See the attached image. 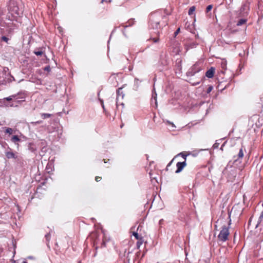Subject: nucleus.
I'll list each match as a JSON object with an SVG mask.
<instances>
[{"label":"nucleus","mask_w":263,"mask_h":263,"mask_svg":"<svg viewBox=\"0 0 263 263\" xmlns=\"http://www.w3.org/2000/svg\"><path fill=\"white\" fill-rule=\"evenodd\" d=\"M165 17L162 11H157L151 14L149 16V26L153 29L160 28V21Z\"/></svg>","instance_id":"obj_1"},{"label":"nucleus","mask_w":263,"mask_h":263,"mask_svg":"<svg viewBox=\"0 0 263 263\" xmlns=\"http://www.w3.org/2000/svg\"><path fill=\"white\" fill-rule=\"evenodd\" d=\"M249 9V4L248 3L243 4L240 9L238 11H235L233 12L229 11L231 20L233 21L234 18H239L246 17L248 14Z\"/></svg>","instance_id":"obj_2"},{"label":"nucleus","mask_w":263,"mask_h":263,"mask_svg":"<svg viewBox=\"0 0 263 263\" xmlns=\"http://www.w3.org/2000/svg\"><path fill=\"white\" fill-rule=\"evenodd\" d=\"M229 235V228L223 226L218 235V239L220 241L225 242L228 239Z\"/></svg>","instance_id":"obj_3"},{"label":"nucleus","mask_w":263,"mask_h":263,"mask_svg":"<svg viewBox=\"0 0 263 263\" xmlns=\"http://www.w3.org/2000/svg\"><path fill=\"white\" fill-rule=\"evenodd\" d=\"M26 97V93L24 92H20L17 94L11 95L8 97L5 98L4 99L10 101L13 99L18 100L25 99Z\"/></svg>","instance_id":"obj_4"},{"label":"nucleus","mask_w":263,"mask_h":263,"mask_svg":"<svg viewBox=\"0 0 263 263\" xmlns=\"http://www.w3.org/2000/svg\"><path fill=\"white\" fill-rule=\"evenodd\" d=\"M122 89V88H119L117 91L116 104L117 106L119 105L120 100H122L124 97V94Z\"/></svg>","instance_id":"obj_5"},{"label":"nucleus","mask_w":263,"mask_h":263,"mask_svg":"<svg viewBox=\"0 0 263 263\" xmlns=\"http://www.w3.org/2000/svg\"><path fill=\"white\" fill-rule=\"evenodd\" d=\"M186 165V163L185 161H183L182 162H179L176 164L177 170L175 171L176 173H179L182 171L183 168Z\"/></svg>","instance_id":"obj_6"},{"label":"nucleus","mask_w":263,"mask_h":263,"mask_svg":"<svg viewBox=\"0 0 263 263\" xmlns=\"http://www.w3.org/2000/svg\"><path fill=\"white\" fill-rule=\"evenodd\" d=\"M215 72V68L214 67H211L205 73V76L209 78H212L214 76Z\"/></svg>","instance_id":"obj_7"},{"label":"nucleus","mask_w":263,"mask_h":263,"mask_svg":"<svg viewBox=\"0 0 263 263\" xmlns=\"http://www.w3.org/2000/svg\"><path fill=\"white\" fill-rule=\"evenodd\" d=\"M227 61L223 59L220 62V66L221 68V72L224 73V71L227 69Z\"/></svg>","instance_id":"obj_8"},{"label":"nucleus","mask_w":263,"mask_h":263,"mask_svg":"<svg viewBox=\"0 0 263 263\" xmlns=\"http://www.w3.org/2000/svg\"><path fill=\"white\" fill-rule=\"evenodd\" d=\"M6 156L8 159L13 158L15 159L17 157L14 153L11 151L6 152Z\"/></svg>","instance_id":"obj_9"},{"label":"nucleus","mask_w":263,"mask_h":263,"mask_svg":"<svg viewBox=\"0 0 263 263\" xmlns=\"http://www.w3.org/2000/svg\"><path fill=\"white\" fill-rule=\"evenodd\" d=\"M198 45V44L195 42H192L189 45H185V52H186L190 48H195Z\"/></svg>","instance_id":"obj_10"},{"label":"nucleus","mask_w":263,"mask_h":263,"mask_svg":"<svg viewBox=\"0 0 263 263\" xmlns=\"http://www.w3.org/2000/svg\"><path fill=\"white\" fill-rule=\"evenodd\" d=\"M181 49L180 48V44L177 43L176 44V47L173 49V52L176 54H181Z\"/></svg>","instance_id":"obj_11"},{"label":"nucleus","mask_w":263,"mask_h":263,"mask_svg":"<svg viewBox=\"0 0 263 263\" xmlns=\"http://www.w3.org/2000/svg\"><path fill=\"white\" fill-rule=\"evenodd\" d=\"M20 141L21 139L19 138L18 136L15 135L11 138V141L14 143L15 144H16L17 145V147H18L19 146L18 142H20Z\"/></svg>","instance_id":"obj_12"},{"label":"nucleus","mask_w":263,"mask_h":263,"mask_svg":"<svg viewBox=\"0 0 263 263\" xmlns=\"http://www.w3.org/2000/svg\"><path fill=\"white\" fill-rule=\"evenodd\" d=\"M245 17H243L242 18H240L236 23V25L237 26H242L243 24H246L247 22V19L245 18Z\"/></svg>","instance_id":"obj_13"},{"label":"nucleus","mask_w":263,"mask_h":263,"mask_svg":"<svg viewBox=\"0 0 263 263\" xmlns=\"http://www.w3.org/2000/svg\"><path fill=\"white\" fill-rule=\"evenodd\" d=\"M195 66H193L191 69L187 72V74L190 76H194L197 71H199V70H195Z\"/></svg>","instance_id":"obj_14"},{"label":"nucleus","mask_w":263,"mask_h":263,"mask_svg":"<svg viewBox=\"0 0 263 263\" xmlns=\"http://www.w3.org/2000/svg\"><path fill=\"white\" fill-rule=\"evenodd\" d=\"M243 152L242 148H240L238 154V158L235 159V161H238L239 159H242L243 157Z\"/></svg>","instance_id":"obj_15"},{"label":"nucleus","mask_w":263,"mask_h":263,"mask_svg":"<svg viewBox=\"0 0 263 263\" xmlns=\"http://www.w3.org/2000/svg\"><path fill=\"white\" fill-rule=\"evenodd\" d=\"M51 116V115L50 114H47V113H43L41 114V117L43 119H45L47 118H49Z\"/></svg>","instance_id":"obj_16"},{"label":"nucleus","mask_w":263,"mask_h":263,"mask_svg":"<svg viewBox=\"0 0 263 263\" xmlns=\"http://www.w3.org/2000/svg\"><path fill=\"white\" fill-rule=\"evenodd\" d=\"M195 6L191 7L190 8L189 12H188L189 15H192L193 13V12L195 11Z\"/></svg>","instance_id":"obj_17"},{"label":"nucleus","mask_w":263,"mask_h":263,"mask_svg":"<svg viewBox=\"0 0 263 263\" xmlns=\"http://www.w3.org/2000/svg\"><path fill=\"white\" fill-rule=\"evenodd\" d=\"M6 133L11 135L13 133V130L11 128L7 127L6 129Z\"/></svg>","instance_id":"obj_18"},{"label":"nucleus","mask_w":263,"mask_h":263,"mask_svg":"<svg viewBox=\"0 0 263 263\" xmlns=\"http://www.w3.org/2000/svg\"><path fill=\"white\" fill-rule=\"evenodd\" d=\"M133 235L134 236V237H135V238L137 240H141L142 239V237H140L138 233H137V232H134L133 233Z\"/></svg>","instance_id":"obj_19"},{"label":"nucleus","mask_w":263,"mask_h":263,"mask_svg":"<svg viewBox=\"0 0 263 263\" xmlns=\"http://www.w3.org/2000/svg\"><path fill=\"white\" fill-rule=\"evenodd\" d=\"M263 219V211L261 212L259 217V219H258V224H259V223L261 222V221H262V220ZM258 225L256 226V227H257Z\"/></svg>","instance_id":"obj_20"},{"label":"nucleus","mask_w":263,"mask_h":263,"mask_svg":"<svg viewBox=\"0 0 263 263\" xmlns=\"http://www.w3.org/2000/svg\"><path fill=\"white\" fill-rule=\"evenodd\" d=\"M178 155H180L184 159V161L186 162V159L187 157V155L184 154L183 153H180Z\"/></svg>","instance_id":"obj_21"},{"label":"nucleus","mask_w":263,"mask_h":263,"mask_svg":"<svg viewBox=\"0 0 263 263\" xmlns=\"http://www.w3.org/2000/svg\"><path fill=\"white\" fill-rule=\"evenodd\" d=\"M34 53L36 55H41L43 54V51H34Z\"/></svg>","instance_id":"obj_22"},{"label":"nucleus","mask_w":263,"mask_h":263,"mask_svg":"<svg viewBox=\"0 0 263 263\" xmlns=\"http://www.w3.org/2000/svg\"><path fill=\"white\" fill-rule=\"evenodd\" d=\"M44 70L45 71H47V72H50V70H51V68H50V67L49 65H48L47 66H46L44 68Z\"/></svg>","instance_id":"obj_23"},{"label":"nucleus","mask_w":263,"mask_h":263,"mask_svg":"<svg viewBox=\"0 0 263 263\" xmlns=\"http://www.w3.org/2000/svg\"><path fill=\"white\" fill-rule=\"evenodd\" d=\"M212 7H213L212 5H210L206 7V12H208L210 11L212 9Z\"/></svg>","instance_id":"obj_24"},{"label":"nucleus","mask_w":263,"mask_h":263,"mask_svg":"<svg viewBox=\"0 0 263 263\" xmlns=\"http://www.w3.org/2000/svg\"><path fill=\"white\" fill-rule=\"evenodd\" d=\"M218 145H219V143L217 142H216L214 144L213 147L214 148H218Z\"/></svg>","instance_id":"obj_25"},{"label":"nucleus","mask_w":263,"mask_h":263,"mask_svg":"<svg viewBox=\"0 0 263 263\" xmlns=\"http://www.w3.org/2000/svg\"><path fill=\"white\" fill-rule=\"evenodd\" d=\"M2 39L3 41H5L6 42H7L8 41V38L6 37V36H3Z\"/></svg>","instance_id":"obj_26"},{"label":"nucleus","mask_w":263,"mask_h":263,"mask_svg":"<svg viewBox=\"0 0 263 263\" xmlns=\"http://www.w3.org/2000/svg\"><path fill=\"white\" fill-rule=\"evenodd\" d=\"M174 158H173L169 163L167 165V166H166V168L167 169V168L170 166L172 163V162H173L174 161Z\"/></svg>","instance_id":"obj_27"},{"label":"nucleus","mask_w":263,"mask_h":263,"mask_svg":"<svg viewBox=\"0 0 263 263\" xmlns=\"http://www.w3.org/2000/svg\"><path fill=\"white\" fill-rule=\"evenodd\" d=\"M101 177H100L99 176H97L95 178V180L97 182L100 181L101 180Z\"/></svg>","instance_id":"obj_28"},{"label":"nucleus","mask_w":263,"mask_h":263,"mask_svg":"<svg viewBox=\"0 0 263 263\" xmlns=\"http://www.w3.org/2000/svg\"><path fill=\"white\" fill-rule=\"evenodd\" d=\"M152 40L154 43H157L159 41V38H153Z\"/></svg>","instance_id":"obj_29"},{"label":"nucleus","mask_w":263,"mask_h":263,"mask_svg":"<svg viewBox=\"0 0 263 263\" xmlns=\"http://www.w3.org/2000/svg\"><path fill=\"white\" fill-rule=\"evenodd\" d=\"M41 123H42V121H36V122H33L32 123L33 124L36 125V124H40Z\"/></svg>","instance_id":"obj_30"},{"label":"nucleus","mask_w":263,"mask_h":263,"mask_svg":"<svg viewBox=\"0 0 263 263\" xmlns=\"http://www.w3.org/2000/svg\"><path fill=\"white\" fill-rule=\"evenodd\" d=\"M99 100L101 102V105L102 106V108L104 109H105V107H104V103H103V101L101 99H99Z\"/></svg>","instance_id":"obj_31"},{"label":"nucleus","mask_w":263,"mask_h":263,"mask_svg":"<svg viewBox=\"0 0 263 263\" xmlns=\"http://www.w3.org/2000/svg\"><path fill=\"white\" fill-rule=\"evenodd\" d=\"M179 32H180V28H178L174 33L175 35H176L177 34H178Z\"/></svg>","instance_id":"obj_32"},{"label":"nucleus","mask_w":263,"mask_h":263,"mask_svg":"<svg viewBox=\"0 0 263 263\" xmlns=\"http://www.w3.org/2000/svg\"><path fill=\"white\" fill-rule=\"evenodd\" d=\"M156 94L155 95V96H153V97L154 98V99H155V103H156V105H157V99H156Z\"/></svg>","instance_id":"obj_33"},{"label":"nucleus","mask_w":263,"mask_h":263,"mask_svg":"<svg viewBox=\"0 0 263 263\" xmlns=\"http://www.w3.org/2000/svg\"><path fill=\"white\" fill-rule=\"evenodd\" d=\"M45 237H46L47 240H48V239L49 238V237H50L49 234H48L46 235Z\"/></svg>","instance_id":"obj_34"},{"label":"nucleus","mask_w":263,"mask_h":263,"mask_svg":"<svg viewBox=\"0 0 263 263\" xmlns=\"http://www.w3.org/2000/svg\"><path fill=\"white\" fill-rule=\"evenodd\" d=\"M58 30H59V32H61L62 31V28L60 27H58Z\"/></svg>","instance_id":"obj_35"},{"label":"nucleus","mask_w":263,"mask_h":263,"mask_svg":"<svg viewBox=\"0 0 263 263\" xmlns=\"http://www.w3.org/2000/svg\"><path fill=\"white\" fill-rule=\"evenodd\" d=\"M212 89V87H210L208 89V92H210Z\"/></svg>","instance_id":"obj_36"},{"label":"nucleus","mask_w":263,"mask_h":263,"mask_svg":"<svg viewBox=\"0 0 263 263\" xmlns=\"http://www.w3.org/2000/svg\"><path fill=\"white\" fill-rule=\"evenodd\" d=\"M141 243H142V242H141V243H139V242H137V246H138V247H139V246H140V244H141Z\"/></svg>","instance_id":"obj_37"},{"label":"nucleus","mask_w":263,"mask_h":263,"mask_svg":"<svg viewBox=\"0 0 263 263\" xmlns=\"http://www.w3.org/2000/svg\"><path fill=\"white\" fill-rule=\"evenodd\" d=\"M141 243H142V242H141V243H139V242H137V246H138V247H139V246H140V244H141Z\"/></svg>","instance_id":"obj_38"},{"label":"nucleus","mask_w":263,"mask_h":263,"mask_svg":"<svg viewBox=\"0 0 263 263\" xmlns=\"http://www.w3.org/2000/svg\"><path fill=\"white\" fill-rule=\"evenodd\" d=\"M120 105H122L123 107L124 106V103L123 102H121L120 103Z\"/></svg>","instance_id":"obj_39"},{"label":"nucleus","mask_w":263,"mask_h":263,"mask_svg":"<svg viewBox=\"0 0 263 263\" xmlns=\"http://www.w3.org/2000/svg\"><path fill=\"white\" fill-rule=\"evenodd\" d=\"M11 263H16V262H15V261H14V260H13V261H12L11 262Z\"/></svg>","instance_id":"obj_40"},{"label":"nucleus","mask_w":263,"mask_h":263,"mask_svg":"<svg viewBox=\"0 0 263 263\" xmlns=\"http://www.w3.org/2000/svg\"><path fill=\"white\" fill-rule=\"evenodd\" d=\"M102 2V3L104 2V0H102V2Z\"/></svg>","instance_id":"obj_41"},{"label":"nucleus","mask_w":263,"mask_h":263,"mask_svg":"<svg viewBox=\"0 0 263 263\" xmlns=\"http://www.w3.org/2000/svg\"><path fill=\"white\" fill-rule=\"evenodd\" d=\"M230 2H232L233 0H230Z\"/></svg>","instance_id":"obj_42"},{"label":"nucleus","mask_w":263,"mask_h":263,"mask_svg":"<svg viewBox=\"0 0 263 263\" xmlns=\"http://www.w3.org/2000/svg\"><path fill=\"white\" fill-rule=\"evenodd\" d=\"M96 255V253L94 254L93 256H95Z\"/></svg>","instance_id":"obj_43"},{"label":"nucleus","mask_w":263,"mask_h":263,"mask_svg":"<svg viewBox=\"0 0 263 263\" xmlns=\"http://www.w3.org/2000/svg\"><path fill=\"white\" fill-rule=\"evenodd\" d=\"M2 125V124H1V123H0V125Z\"/></svg>","instance_id":"obj_44"}]
</instances>
